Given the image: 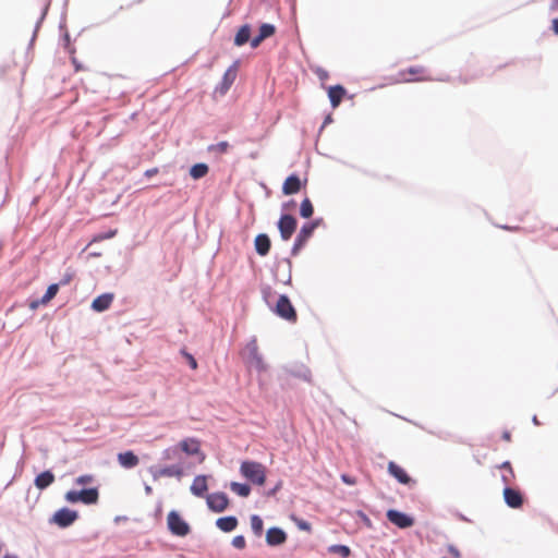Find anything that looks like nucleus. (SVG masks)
<instances>
[{
  "label": "nucleus",
  "instance_id": "f257e3e1",
  "mask_svg": "<svg viewBox=\"0 0 558 558\" xmlns=\"http://www.w3.org/2000/svg\"><path fill=\"white\" fill-rule=\"evenodd\" d=\"M241 474L256 485H264L266 482V468L255 461H243L240 466Z\"/></svg>",
  "mask_w": 558,
  "mask_h": 558
},
{
  "label": "nucleus",
  "instance_id": "f03ea898",
  "mask_svg": "<svg viewBox=\"0 0 558 558\" xmlns=\"http://www.w3.org/2000/svg\"><path fill=\"white\" fill-rule=\"evenodd\" d=\"M430 76L427 70L422 65H413L408 69L401 70L398 73V82L411 83V82H425L430 81Z\"/></svg>",
  "mask_w": 558,
  "mask_h": 558
},
{
  "label": "nucleus",
  "instance_id": "7ed1b4c3",
  "mask_svg": "<svg viewBox=\"0 0 558 558\" xmlns=\"http://www.w3.org/2000/svg\"><path fill=\"white\" fill-rule=\"evenodd\" d=\"M65 500L71 504L83 502L85 505H93L98 501L99 493L97 488H87L77 490H69L64 496Z\"/></svg>",
  "mask_w": 558,
  "mask_h": 558
},
{
  "label": "nucleus",
  "instance_id": "20e7f679",
  "mask_svg": "<svg viewBox=\"0 0 558 558\" xmlns=\"http://www.w3.org/2000/svg\"><path fill=\"white\" fill-rule=\"evenodd\" d=\"M275 313L291 323H295L298 319L296 311L287 295L279 296L276 303Z\"/></svg>",
  "mask_w": 558,
  "mask_h": 558
},
{
  "label": "nucleus",
  "instance_id": "39448f33",
  "mask_svg": "<svg viewBox=\"0 0 558 558\" xmlns=\"http://www.w3.org/2000/svg\"><path fill=\"white\" fill-rule=\"evenodd\" d=\"M170 532L177 536H185L190 533L189 524L175 511H170L167 517Z\"/></svg>",
  "mask_w": 558,
  "mask_h": 558
},
{
  "label": "nucleus",
  "instance_id": "423d86ee",
  "mask_svg": "<svg viewBox=\"0 0 558 558\" xmlns=\"http://www.w3.org/2000/svg\"><path fill=\"white\" fill-rule=\"evenodd\" d=\"M316 222H307L302 226L300 232L298 233L293 247L292 255H298L299 252L304 247L308 239L313 235L314 230L316 229Z\"/></svg>",
  "mask_w": 558,
  "mask_h": 558
},
{
  "label": "nucleus",
  "instance_id": "0eeeda50",
  "mask_svg": "<svg viewBox=\"0 0 558 558\" xmlns=\"http://www.w3.org/2000/svg\"><path fill=\"white\" fill-rule=\"evenodd\" d=\"M77 518L78 514L76 511L71 510L69 508H61L58 511H56L51 519V522H53L60 527H68L71 524H73Z\"/></svg>",
  "mask_w": 558,
  "mask_h": 558
},
{
  "label": "nucleus",
  "instance_id": "6e6552de",
  "mask_svg": "<svg viewBox=\"0 0 558 558\" xmlns=\"http://www.w3.org/2000/svg\"><path fill=\"white\" fill-rule=\"evenodd\" d=\"M296 219L291 215H282L278 221V229L280 231L281 239L288 241L296 229Z\"/></svg>",
  "mask_w": 558,
  "mask_h": 558
},
{
  "label": "nucleus",
  "instance_id": "1a4fd4ad",
  "mask_svg": "<svg viewBox=\"0 0 558 558\" xmlns=\"http://www.w3.org/2000/svg\"><path fill=\"white\" fill-rule=\"evenodd\" d=\"M387 519L400 529H407L414 524V519L403 512H400L395 509H390L387 511Z\"/></svg>",
  "mask_w": 558,
  "mask_h": 558
},
{
  "label": "nucleus",
  "instance_id": "9d476101",
  "mask_svg": "<svg viewBox=\"0 0 558 558\" xmlns=\"http://www.w3.org/2000/svg\"><path fill=\"white\" fill-rule=\"evenodd\" d=\"M207 505L215 512H222L229 505L228 496L225 493H214L207 496Z\"/></svg>",
  "mask_w": 558,
  "mask_h": 558
},
{
  "label": "nucleus",
  "instance_id": "9b49d317",
  "mask_svg": "<svg viewBox=\"0 0 558 558\" xmlns=\"http://www.w3.org/2000/svg\"><path fill=\"white\" fill-rule=\"evenodd\" d=\"M388 472L391 476H393L399 483L404 485H411L415 482L408 475L405 470L398 465L396 462L390 461L388 463Z\"/></svg>",
  "mask_w": 558,
  "mask_h": 558
},
{
  "label": "nucleus",
  "instance_id": "f8f14e48",
  "mask_svg": "<svg viewBox=\"0 0 558 558\" xmlns=\"http://www.w3.org/2000/svg\"><path fill=\"white\" fill-rule=\"evenodd\" d=\"M305 184L306 180L304 181V183H302L296 174H291L284 180L282 184V193L284 195L296 194Z\"/></svg>",
  "mask_w": 558,
  "mask_h": 558
},
{
  "label": "nucleus",
  "instance_id": "ddd939ff",
  "mask_svg": "<svg viewBox=\"0 0 558 558\" xmlns=\"http://www.w3.org/2000/svg\"><path fill=\"white\" fill-rule=\"evenodd\" d=\"M276 33L272 24L265 23L259 27V34L251 39V47L257 48L266 38L271 37Z\"/></svg>",
  "mask_w": 558,
  "mask_h": 558
},
{
  "label": "nucleus",
  "instance_id": "4468645a",
  "mask_svg": "<svg viewBox=\"0 0 558 558\" xmlns=\"http://www.w3.org/2000/svg\"><path fill=\"white\" fill-rule=\"evenodd\" d=\"M183 476V469L180 465H169L161 468L155 472H153V477L155 480H158L160 477H182Z\"/></svg>",
  "mask_w": 558,
  "mask_h": 558
},
{
  "label": "nucleus",
  "instance_id": "2eb2a0df",
  "mask_svg": "<svg viewBox=\"0 0 558 558\" xmlns=\"http://www.w3.org/2000/svg\"><path fill=\"white\" fill-rule=\"evenodd\" d=\"M504 498L506 504L511 508H520L523 504V497L517 489L506 487L504 489Z\"/></svg>",
  "mask_w": 558,
  "mask_h": 558
},
{
  "label": "nucleus",
  "instance_id": "dca6fc26",
  "mask_svg": "<svg viewBox=\"0 0 558 558\" xmlns=\"http://www.w3.org/2000/svg\"><path fill=\"white\" fill-rule=\"evenodd\" d=\"M178 446L187 456L201 453V441L196 438L182 439Z\"/></svg>",
  "mask_w": 558,
  "mask_h": 558
},
{
  "label": "nucleus",
  "instance_id": "f3484780",
  "mask_svg": "<svg viewBox=\"0 0 558 558\" xmlns=\"http://www.w3.org/2000/svg\"><path fill=\"white\" fill-rule=\"evenodd\" d=\"M113 299H114V294L113 293H104V294L97 296L92 302V308L95 312H99V313L104 312V311L108 310L111 306Z\"/></svg>",
  "mask_w": 558,
  "mask_h": 558
},
{
  "label": "nucleus",
  "instance_id": "a211bd4d",
  "mask_svg": "<svg viewBox=\"0 0 558 558\" xmlns=\"http://www.w3.org/2000/svg\"><path fill=\"white\" fill-rule=\"evenodd\" d=\"M286 533L278 527H271L266 533V542L270 546L281 545L286 542Z\"/></svg>",
  "mask_w": 558,
  "mask_h": 558
},
{
  "label": "nucleus",
  "instance_id": "6ab92c4d",
  "mask_svg": "<svg viewBox=\"0 0 558 558\" xmlns=\"http://www.w3.org/2000/svg\"><path fill=\"white\" fill-rule=\"evenodd\" d=\"M347 95V90L342 85H335L328 88V97L332 108H337Z\"/></svg>",
  "mask_w": 558,
  "mask_h": 558
},
{
  "label": "nucleus",
  "instance_id": "aec40b11",
  "mask_svg": "<svg viewBox=\"0 0 558 558\" xmlns=\"http://www.w3.org/2000/svg\"><path fill=\"white\" fill-rule=\"evenodd\" d=\"M119 464L124 469L135 468L140 459L133 451L120 452L117 457Z\"/></svg>",
  "mask_w": 558,
  "mask_h": 558
},
{
  "label": "nucleus",
  "instance_id": "412c9836",
  "mask_svg": "<svg viewBox=\"0 0 558 558\" xmlns=\"http://www.w3.org/2000/svg\"><path fill=\"white\" fill-rule=\"evenodd\" d=\"M254 244L257 254L260 256H266L270 251L271 242L269 236L265 233L256 235Z\"/></svg>",
  "mask_w": 558,
  "mask_h": 558
},
{
  "label": "nucleus",
  "instance_id": "4be33fe9",
  "mask_svg": "<svg viewBox=\"0 0 558 558\" xmlns=\"http://www.w3.org/2000/svg\"><path fill=\"white\" fill-rule=\"evenodd\" d=\"M207 477L205 475H198L193 480L191 485V492L198 497L204 496L207 492Z\"/></svg>",
  "mask_w": 558,
  "mask_h": 558
},
{
  "label": "nucleus",
  "instance_id": "5701e85b",
  "mask_svg": "<svg viewBox=\"0 0 558 558\" xmlns=\"http://www.w3.org/2000/svg\"><path fill=\"white\" fill-rule=\"evenodd\" d=\"M54 482V475L50 471H45L38 474L35 478V486L43 490L50 486Z\"/></svg>",
  "mask_w": 558,
  "mask_h": 558
},
{
  "label": "nucleus",
  "instance_id": "b1692460",
  "mask_svg": "<svg viewBox=\"0 0 558 558\" xmlns=\"http://www.w3.org/2000/svg\"><path fill=\"white\" fill-rule=\"evenodd\" d=\"M216 525L223 532H231L236 527L238 520L235 517H223L216 521Z\"/></svg>",
  "mask_w": 558,
  "mask_h": 558
},
{
  "label": "nucleus",
  "instance_id": "393cba45",
  "mask_svg": "<svg viewBox=\"0 0 558 558\" xmlns=\"http://www.w3.org/2000/svg\"><path fill=\"white\" fill-rule=\"evenodd\" d=\"M251 37V27L250 25L245 24L241 26L234 37V45L235 46H243L250 40Z\"/></svg>",
  "mask_w": 558,
  "mask_h": 558
},
{
  "label": "nucleus",
  "instance_id": "a878e982",
  "mask_svg": "<svg viewBox=\"0 0 558 558\" xmlns=\"http://www.w3.org/2000/svg\"><path fill=\"white\" fill-rule=\"evenodd\" d=\"M208 170L206 163H196L191 168L190 174L193 179L198 180L204 178L208 173Z\"/></svg>",
  "mask_w": 558,
  "mask_h": 558
},
{
  "label": "nucleus",
  "instance_id": "bb28decb",
  "mask_svg": "<svg viewBox=\"0 0 558 558\" xmlns=\"http://www.w3.org/2000/svg\"><path fill=\"white\" fill-rule=\"evenodd\" d=\"M313 213H314V208H313L311 199L307 197L304 198L300 206V215L303 218H310V217H312Z\"/></svg>",
  "mask_w": 558,
  "mask_h": 558
},
{
  "label": "nucleus",
  "instance_id": "cd10ccee",
  "mask_svg": "<svg viewBox=\"0 0 558 558\" xmlns=\"http://www.w3.org/2000/svg\"><path fill=\"white\" fill-rule=\"evenodd\" d=\"M58 291H59V284L58 283L50 284L48 287L46 293L41 298V304L43 305L48 304L57 295Z\"/></svg>",
  "mask_w": 558,
  "mask_h": 558
},
{
  "label": "nucleus",
  "instance_id": "c85d7f7f",
  "mask_svg": "<svg viewBox=\"0 0 558 558\" xmlns=\"http://www.w3.org/2000/svg\"><path fill=\"white\" fill-rule=\"evenodd\" d=\"M235 76H236V70L228 69L226 71V73L223 75V80H222L223 92H226L230 88V86L232 85V83L235 80Z\"/></svg>",
  "mask_w": 558,
  "mask_h": 558
},
{
  "label": "nucleus",
  "instance_id": "c756f323",
  "mask_svg": "<svg viewBox=\"0 0 558 558\" xmlns=\"http://www.w3.org/2000/svg\"><path fill=\"white\" fill-rule=\"evenodd\" d=\"M231 489L241 497H247L251 493V488L248 485L236 482L231 483Z\"/></svg>",
  "mask_w": 558,
  "mask_h": 558
},
{
  "label": "nucleus",
  "instance_id": "7c9ffc66",
  "mask_svg": "<svg viewBox=\"0 0 558 558\" xmlns=\"http://www.w3.org/2000/svg\"><path fill=\"white\" fill-rule=\"evenodd\" d=\"M328 550L331 554L340 555L342 558H348L351 554V549L345 545H332Z\"/></svg>",
  "mask_w": 558,
  "mask_h": 558
},
{
  "label": "nucleus",
  "instance_id": "2f4dec72",
  "mask_svg": "<svg viewBox=\"0 0 558 558\" xmlns=\"http://www.w3.org/2000/svg\"><path fill=\"white\" fill-rule=\"evenodd\" d=\"M251 527L255 535L259 536L263 533L264 522L258 515H252L251 518Z\"/></svg>",
  "mask_w": 558,
  "mask_h": 558
},
{
  "label": "nucleus",
  "instance_id": "473e14b6",
  "mask_svg": "<svg viewBox=\"0 0 558 558\" xmlns=\"http://www.w3.org/2000/svg\"><path fill=\"white\" fill-rule=\"evenodd\" d=\"M209 151H218L220 154L227 153L229 149V143L226 141L219 142L218 144L209 146Z\"/></svg>",
  "mask_w": 558,
  "mask_h": 558
},
{
  "label": "nucleus",
  "instance_id": "72a5a7b5",
  "mask_svg": "<svg viewBox=\"0 0 558 558\" xmlns=\"http://www.w3.org/2000/svg\"><path fill=\"white\" fill-rule=\"evenodd\" d=\"M181 354L185 357L186 362L189 363L192 369L197 368V362L191 353L183 349L181 350Z\"/></svg>",
  "mask_w": 558,
  "mask_h": 558
},
{
  "label": "nucleus",
  "instance_id": "f704fd0d",
  "mask_svg": "<svg viewBox=\"0 0 558 558\" xmlns=\"http://www.w3.org/2000/svg\"><path fill=\"white\" fill-rule=\"evenodd\" d=\"M232 545L238 549H243L246 546V541H245L244 536L238 535V536L233 537Z\"/></svg>",
  "mask_w": 558,
  "mask_h": 558
},
{
  "label": "nucleus",
  "instance_id": "c9c22d12",
  "mask_svg": "<svg viewBox=\"0 0 558 558\" xmlns=\"http://www.w3.org/2000/svg\"><path fill=\"white\" fill-rule=\"evenodd\" d=\"M94 481V476L93 475H89V474H86V475H81L78 476L76 480H75V483L77 485H87L89 483H92Z\"/></svg>",
  "mask_w": 558,
  "mask_h": 558
},
{
  "label": "nucleus",
  "instance_id": "e433bc0d",
  "mask_svg": "<svg viewBox=\"0 0 558 558\" xmlns=\"http://www.w3.org/2000/svg\"><path fill=\"white\" fill-rule=\"evenodd\" d=\"M117 234V230H110L107 233H99L95 236L94 241H102L107 239H111Z\"/></svg>",
  "mask_w": 558,
  "mask_h": 558
},
{
  "label": "nucleus",
  "instance_id": "4c0bfd02",
  "mask_svg": "<svg viewBox=\"0 0 558 558\" xmlns=\"http://www.w3.org/2000/svg\"><path fill=\"white\" fill-rule=\"evenodd\" d=\"M314 72L320 81H326L329 77L328 72L323 68H317Z\"/></svg>",
  "mask_w": 558,
  "mask_h": 558
},
{
  "label": "nucleus",
  "instance_id": "58836bf2",
  "mask_svg": "<svg viewBox=\"0 0 558 558\" xmlns=\"http://www.w3.org/2000/svg\"><path fill=\"white\" fill-rule=\"evenodd\" d=\"M514 478V472L512 469H510V472L508 471L507 474L502 475V481L505 484H510Z\"/></svg>",
  "mask_w": 558,
  "mask_h": 558
},
{
  "label": "nucleus",
  "instance_id": "ea45409f",
  "mask_svg": "<svg viewBox=\"0 0 558 558\" xmlns=\"http://www.w3.org/2000/svg\"><path fill=\"white\" fill-rule=\"evenodd\" d=\"M341 480L343 483L348 484V485H355L356 484V480L348 474H342L341 475Z\"/></svg>",
  "mask_w": 558,
  "mask_h": 558
},
{
  "label": "nucleus",
  "instance_id": "a19ab883",
  "mask_svg": "<svg viewBox=\"0 0 558 558\" xmlns=\"http://www.w3.org/2000/svg\"><path fill=\"white\" fill-rule=\"evenodd\" d=\"M177 452V448H168L163 451L165 459H171Z\"/></svg>",
  "mask_w": 558,
  "mask_h": 558
},
{
  "label": "nucleus",
  "instance_id": "79ce46f5",
  "mask_svg": "<svg viewBox=\"0 0 558 558\" xmlns=\"http://www.w3.org/2000/svg\"><path fill=\"white\" fill-rule=\"evenodd\" d=\"M252 353L254 354V357L256 359L257 363H260L262 362V359L258 356L257 354V344H256V341L254 340L252 342Z\"/></svg>",
  "mask_w": 558,
  "mask_h": 558
},
{
  "label": "nucleus",
  "instance_id": "37998d69",
  "mask_svg": "<svg viewBox=\"0 0 558 558\" xmlns=\"http://www.w3.org/2000/svg\"><path fill=\"white\" fill-rule=\"evenodd\" d=\"M448 551L454 557V558H460V551L457 547L450 545L448 547Z\"/></svg>",
  "mask_w": 558,
  "mask_h": 558
},
{
  "label": "nucleus",
  "instance_id": "c03bdc74",
  "mask_svg": "<svg viewBox=\"0 0 558 558\" xmlns=\"http://www.w3.org/2000/svg\"><path fill=\"white\" fill-rule=\"evenodd\" d=\"M72 63H73L76 72L85 70V68L81 63H78L75 58H72Z\"/></svg>",
  "mask_w": 558,
  "mask_h": 558
},
{
  "label": "nucleus",
  "instance_id": "a18cd8bd",
  "mask_svg": "<svg viewBox=\"0 0 558 558\" xmlns=\"http://www.w3.org/2000/svg\"><path fill=\"white\" fill-rule=\"evenodd\" d=\"M158 173V168H151L145 171V175L147 178H151L153 175Z\"/></svg>",
  "mask_w": 558,
  "mask_h": 558
},
{
  "label": "nucleus",
  "instance_id": "49530a36",
  "mask_svg": "<svg viewBox=\"0 0 558 558\" xmlns=\"http://www.w3.org/2000/svg\"><path fill=\"white\" fill-rule=\"evenodd\" d=\"M39 305H43L41 304V299L40 300H34L29 303V308L31 310H36Z\"/></svg>",
  "mask_w": 558,
  "mask_h": 558
},
{
  "label": "nucleus",
  "instance_id": "de8ad7c7",
  "mask_svg": "<svg viewBox=\"0 0 558 558\" xmlns=\"http://www.w3.org/2000/svg\"><path fill=\"white\" fill-rule=\"evenodd\" d=\"M499 468H500V469H506V470H507V471H509V472H510V469H512V468H511V464H510V462H509V461H505L504 463H501V464H500V466H499Z\"/></svg>",
  "mask_w": 558,
  "mask_h": 558
},
{
  "label": "nucleus",
  "instance_id": "09e8293b",
  "mask_svg": "<svg viewBox=\"0 0 558 558\" xmlns=\"http://www.w3.org/2000/svg\"><path fill=\"white\" fill-rule=\"evenodd\" d=\"M550 10L558 11V0H551Z\"/></svg>",
  "mask_w": 558,
  "mask_h": 558
},
{
  "label": "nucleus",
  "instance_id": "8fccbe9b",
  "mask_svg": "<svg viewBox=\"0 0 558 558\" xmlns=\"http://www.w3.org/2000/svg\"><path fill=\"white\" fill-rule=\"evenodd\" d=\"M553 31L558 34V17L553 20Z\"/></svg>",
  "mask_w": 558,
  "mask_h": 558
},
{
  "label": "nucleus",
  "instance_id": "3c124183",
  "mask_svg": "<svg viewBox=\"0 0 558 558\" xmlns=\"http://www.w3.org/2000/svg\"><path fill=\"white\" fill-rule=\"evenodd\" d=\"M502 438H504L506 441H510V439H511V435H510V433H509V432H505V433L502 434Z\"/></svg>",
  "mask_w": 558,
  "mask_h": 558
},
{
  "label": "nucleus",
  "instance_id": "603ef678",
  "mask_svg": "<svg viewBox=\"0 0 558 558\" xmlns=\"http://www.w3.org/2000/svg\"><path fill=\"white\" fill-rule=\"evenodd\" d=\"M145 492L147 495L151 494V487L150 486H146L145 487Z\"/></svg>",
  "mask_w": 558,
  "mask_h": 558
},
{
  "label": "nucleus",
  "instance_id": "864d4df0",
  "mask_svg": "<svg viewBox=\"0 0 558 558\" xmlns=\"http://www.w3.org/2000/svg\"><path fill=\"white\" fill-rule=\"evenodd\" d=\"M302 527H303V529H308V524L304 523V524L302 525Z\"/></svg>",
  "mask_w": 558,
  "mask_h": 558
},
{
  "label": "nucleus",
  "instance_id": "5fc2aeb1",
  "mask_svg": "<svg viewBox=\"0 0 558 558\" xmlns=\"http://www.w3.org/2000/svg\"><path fill=\"white\" fill-rule=\"evenodd\" d=\"M3 558H16V557L7 555Z\"/></svg>",
  "mask_w": 558,
  "mask_h": 558
}]
</instances>
